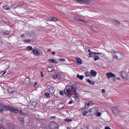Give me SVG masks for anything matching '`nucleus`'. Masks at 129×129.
Wrapping results in <instances>:
<instances>
[{
  "instance_id": "1a4fd4ad",
  "label": "nucleus",
  "mask_w": 129,
  "mask_h": 129,
  "mask_svg": "<svg viewBox=\"0 0 129 129\" xmlns=\"http://www.w3.org/2000/svg\"><path fill=\"white\" fill-rule=\"evenodd\" d=\"M120 74L121 77L123 78L127 79L128 75L127 73L125 71H122L120 72Z\"/></svg>"
},
{
  "instance_id": "c03bdc74",
  "label": "nucleus",
  "mask_w": 129,
  "mask_h": 129,
  "mask_svg": "<svg viewBox=\"0 0 129 129\" xmlns=\"http://www.w3.org/2000/svg\"><path fill=\"white\" fill-rule=\"evenodd\" d=\"M3 106V104H0V108L1 109L2 108Z\"/></svg>"
},
{
  "instance_id": "72a5a7b5",
  "label": "nucleus",
  "mask_w": 129,
  "mask_h": 129,
  "mask_svg": "<svg viewBox=\"0 0 129 129\" xmlns=\"http://www.w3.org/2000/svg\"><path fill=\"white\" fill-rule=\"evenodd\" d=\"M124 117L127 119L129 120V113L127 114Z\"/></svg>"
},
{
  "instance_id": "dca6fc26",
  "label": "nucleus",
  "mask_w": 129,
  "mask_h": 129,
  "mask_svg": "<svg viewBox=\"0 0 129 129\" xmlns=\"http://www.w3.org/2000/svg\"><path fill=\"white\" fill-rule=\"evenodd\" d=\"M16 89L14 88H10L8 90V91L9 93H11L16 90Z\"/></svg>"
},
{
  "instance_id": "ddd939ff",
  "label": "nucleus",
  "mask_w": 129,
  "mask_h": 129,
  "mask_svg": "<svg viewBox=\"0 0 129 129\" xmlns=\"http://www.w3.org/2000/svg\"><path fill=\"white\" fill-rule=\"evenodd\" d=\"M93 105V103L92 102H89V103H85V105L84 107V109L87 108L90 106H91Z\"/></svg>"
},
{
  "instance_id": "a211bd4d",
  "label": "nucleus",
  "mask_w": 129,
  "mask_h": 129,
  "mask_svg": "<svg viewBox=\"0 0 129 129\" xmlns=\"http://www.w3.org/2000/svg\"><path fill=\"white\" fill-rule=\"evenodd\" d=\"M90 74L92 76H95L96 75L97 73L94 70H92L90 71Z\"/></svg>"
},
{
  "instance_id": "39448f33",
  "label": "nucleus",
  "mask_w": 129,
  "mask_h": 129,
  "mask_svg": "<svg viewBox=\"0 0 129 129\" xmlns=\"http://www.w3.org/2000/svg\"><path fill=\"white\" fill-rule=\"evenodd\" d=\"M76 1L79 3L85 4H90L93 3L92 1L90 0H76Z\"/></svg>"
},
{
  "instance_id": "ea45409f",
  "label": "nucleus",
  "mask_w": 129,
  "mask_h": 129,
  "mask_svg": "<svg viewBox=\"0 0 129 129\" xmlns=\"http://www.w3.org/2000/svg\"><path fill=\"white\" fill-rule=\"evenodd\" d=\"M59 60L60 61H65V60L63 58H61V59H59Z\"/></svg>"
},
{
  "instance_id": "774afa93",
  "label": "nucleus",
  "mask_w": 129,
  "mask_h": 129,
  "mask_svg": "<svg viewBox=\"0 0 129 129\" xmlns=\"http://www.w3.org/2000/svg\"><path fill=\"white\" fill-rule=\"evenodd\" d=\"M83 129H88V128L87 127H85Z\"/></svg>"
},
{
  "instance_id": "f03ea898",
  "label": "nucleus",
  "mask_w": 129,
  "mask_h": 129,
  "mask_svg": "<svg viewBox=\"0 0 129 129\" xmlns=\"http://www.w3.org/2000/svg\"><path fill=\"white\" fill-rule=\"evenodd\" d=\"M73 86H74V87H73V91H74L75 93V100L77 101H78L79 100L78 95V93L76 92V90L77 87H80V85L78 83L76 82L74 84V85Z\"/></svg>"
},
{
  "instance_id": "393cba45",
  "label": "nucleus",
  "mask_w": 129,
  "mask_h": 129,
  "mask_svg": "<svg viewBox=\"0 0 129 129\" xmlns=\"http://www.w3.org/2000/svg\"><path fill=\"white\" fill-rule=\"evenodd\" d=\"M87 81L91 85H93L94 84V83L93 81H92L89 79H87Z\"/></svg>"
},
{
  "instance_id": "423d86ee",
  "label": "nucleus",
  "mask_w": 129,
  "mask_h": 129,
  "mask_svg": "<svg viewBox=\"0 0 129 129\" xmlns=\"http://www.w3.org/2000/svg\"><path fill=\"white\" fill-rule=\"evenodd\" d=\"M49 126L51 129H58V126L57 123L54 122L50 121Z\"/></svg>"
},
{
  "instance_id": "338daca9",
  "label": "nucleus",
  "mask_w": 129,
  "mask_h": 129,
  "mask_svg": "<svg viewBox=\"0 0 129 129\" xmlns=\"http://www.w3.org/2000/svg\"><path fill=\"white\" fill-rule=\"evenodd\" d=\"M44 75L43 74H42L41 75V77H44Z\"/></svg>"
},
{
  "instance_id": "aec40b11",
  "label": "nucleus",
  "mask_w": 129,
  "mask_h": 129,
  "mask_svg": "<svg viewBox=\"0 0 129 129\" xmlns=\"http://www.w3.org/2000/svg\"><path fill=\"white\" fill-rule=\"evenodd\" d=\"M53 77L56 78L58 79H59L60 78V76L59 74H54L53 75Z\"/></svg>"
},
{
  "instance_id": "b1692460",
  "label": "nucleus",
  "mask_w": 129,
  "mask_h": 129,
  "mask_svg": "<svg viewBox=\"0 0 129 129\" xmlns=\"http://www.w3.org/2000/svg\"><path fill=\"white\" fill-rule=\"evenodd\" d=\"M47 70L48 72H51L53 70V68L52 67H49L47 68Z\"/></svg>"
},
{
  "instance_id": "f3484780",
  "label": "nucleus",
  "mask_w": 129,
  "mask_h": 129,
  "mask_svg": "<svg viewBox=\"0 0 129 129\" xmlns=\"http://www.w3.org/2000/svg\"><path fill=\"white\" fill-rule=\"evenodd\" d=\"M55 89L53 87L50 88L49 89V92L51 94L53 95L55 92Z\"/></svg>"
},
{
  "instance_id": "9b49d317",
  "label": "nucleus",
  "mask_w": 129,
  "mask_h": 129,
  "mask_svg": "<svg viewBox=\"0 0 129 129\" xmlns=\"http://www.w3.org/2000/svg\"><path fill=\"white\" fill-rule=\"evenodd\" d=\"M11 108H10L7 106L3 105L2 108L1 109L0 108V111L1 112L4 109L6 111L9 110H11Z\"/></svg>"
},
{
  "instance_id": "69168bd1",
  "label": "nucleus",
  "mask_w": 129,
  "mask_h": 129,
  "mask_svg": "<svg viewBox=\"0 0 129 129\" xmlns=\"http://www.w3.org/2000/svg\"><path fill=\"white\" fill-rule=\"evenodd\" d=\"M6 72V71H4V72H3V74H2V75H4V74Z\"/></svg>"
},
{
  "instance_id": "79ce46f5",
  "label": "nucleus",
  "mask_w": 129,
  "mask_h": 129,
  "mask_svg": "<svg viewBox=\"0 0 129 129\" xmlns=\"http://www.w3.org/2000/svg\"><path fill=\"white\" fill-rule=\"evenodd\" d=\"M105 129H111V128L108 126H106L105 127Z\"/></svg>"
},
{
  "instance_id": "0e129e2a",
  "label": "nucleus",
  "mask_w": 129,
  "mask_h": 129,
  "mask_svg": "<svg viewBox=\"0 0 129 129\" xmlns=\"http://www.w3.org/2000/svg\"><path fill=\"white\" fill-rule=\"evenodd\" d=\"M97 52H93V54H94H94H97Z\"/></svg>"
},
{
  "instance_id": "5701e85b",
  "label": "nucleus",
  "mask_w": 129,
  "mask_h": 129,
  "mask_svg": "<svg viewBox=\"0 0 129 129\" xmlns=\"http://www.w3.org/2000/svg\"><path fill=\"white\" fill-rule=\"evenodd\" d=\"M77 77L79 79L82 80L84 77V76L82 75L80 76L79 74H78L77 75Z\"/></svg>"
},
{
  "instance_id": "c756f323",
  "label": "nucleus",
  "mask_w": 129,
  "mask_h": 129,
  "mask_svg": "<svg viewBox=\"0 0 129 129\" xmlns=\"http://www.w3.org/2000/svg\"><path fill=\"white\" fill-rule=\"evenodd\" d=\"M22 41L25 43H26L30 42L31 41V40H23Z\"/></svg>"
},
{
  "instance_id": "e433bc0d",
  "label": "nucleus",
  "mask_w": 129,
  "mask_h": 129,
  "mask_svg": "<svg viewBox=\"0 0 129 129\" xmlns=\"http://www.w3.org/2000/svg\"><path fill=\"white\" fill-rule=\"evenodd\" d=\"M85 75L86 76H88L89 75V73L88 72H85Z\"/></svg>"
},
{
  "instance_id": "49530a36",
  "label": "nucleus",
  "mask_w": 129,
  "mask_h": 129,
  "mask_svg": "<svg viewBox=\"0 0 129 129\" xmlns=\"http://www.w3.org/2000/svg\"><path fill=\"white\" fill-rule=\"evenodd\" d=\"M102 92L103 93H104L105 92V90L104 89H103L102 90Z\"/></svg>"
},
{
  "instance_id": "7c9ffc66",
  "label": "nucleus",
  "mask_w": 129,
  "mask_h": 129,
  "mask_svg": "<svg viewBox=\"0 0 129 129\" xmlns=\"http://www.w3.org/2000/svg\"><path fill=\"white\" fill-rule=\"evenodd\" d=\"M19 121L21 122L22 124H23L24 123V119L23 118H20L19 119Z\"/></svg>"
},
{
  "instance_id": "f8f14e48",
  "label": "nucleus",
  "mask_w": 129,
  "mask_h": 129,
  "mask_svg": "<svg viewBox=\"0 0 129 129\" xmlns=\"http://www.w3.org/2000/svg\"><path fill=\"white\" fill-rule=\"evenodd\" d=\"M113 23L116 26L120 27L121 24L118 21L116 20H114L113 21Z\"/></svg>"
},
{
  "instance_id": "13d9d810",
  "label": "nucleus",
  "mask_w": 129,
  "mask_h": 129,
  "mask_svg": "<svg viewBox=\"0 0 129 129\" xmlns=\"http://www.w3.org/2000/svg\"><path fill=\"white\" fill-rule=\"evenodd\" d=\"M88 51L89 52V53H91V51L90 50V49H88Z\"/></svg>"
},
{
  "instance_id": "052dcab7",
  "label": "nucleus",
  "mask_w": 129,
  "mask_h": 129,
  "mask_svg": "<svg viewBox=\"0 0 129 129\" xmlns=\"http://www.w3.org/2000/svg\"><path fill=\"white\" fill-rule=\"evenodd\" d=\"M91 109H89V111H88V112H91Z\"/></svg>"
},
{
  "instance_id": "4468645a",
  "label": "nucleus",
  "mask_w": 129,
  "mask_h": 129,
  "mask_svg": "<svg viewBox=\"0 0 129 129\" xmlns=\"http://www.w3.org/2000/svg\"><path fill=\"white\" fill-rule=\"evenodd\" d=\"M75 58L76 59V62L78 64L80 65L82 64V60L79 58L76 57Z\"/></svg>"
},
{
  "instance_id": "f257e3e1",
  "label": "nucleus",
  "mask_w": 129,
  "mask_h": 129,
  "mask_svg": "<svg viewBox=\"0 0 129 129\" xmlns=\"http://www.w3.org/2000/svg\"><path fill=\"white\" fill-rule=\"evenodd\" d=\"M112 55L113 57L118 60H121L124 58V56L123 54L116 51H114L112 53Z\"/></svg>"
},
{
  "instance_id": "20e7f679",
  "label": "nucleus",
  "mask_w": 129,
  "mask_h": 129,
  "mask_svg": "<svg viewBox=\"0 0 129 129\" xmlns=\"http://www.w3.org/2000/svg\"><path fill=\"white\" fill-rule=\"evenodd\" d=\"M112 110L113 113L115 116L118 115V113L121 111L120 108L118 106L112 107Z\"/></svg>"
},
{
  "instance_id": "6e6d98bb",
  "label": "nucleus",
  "mask_w": 129,
  "mask_h": 129,
  "mask_svg": "<svg viewBox=\"0 0 129 129\" xmlns=\"http://www.w3.org/2000/svg\"><path fill=\"white\" fill-rule=\"evenodd\" d=\"M3 34L4 35H8L9 34V33H3Z\"/></svg>"
},
{
  "instance_id": "864d4df0",
  "label": "nucleus",
  "mask_w": 129,
  "mask_h": 129,
  "mask_svg": "<svg viewBox=\"0 0 129 129\" xmlns=\"http://www.w3.org/2000/svg\"><path fill=\"white\" fill-rule=\"evenodd\" d=\"M73 103V101H71L69 102V104H71Z\"/></svg>"
},
{
  "instance_id": "603ef678",
  "label": "nucleus",
  "mask_w": 129,
  "mask_h": 129,
  "mask_svg": "<svg viewBox=\"0 0 129 129\" xmlns=\"http://www.w3.org/2000/svg\"><path fill=\"white\" fill-rule=\"evenodd\" d=\"M102 54L101 52H97V54Z\"/></svg>"
},
{
  "instance_id": "e2e57ef3",
  "label": "nucleus",
  "mask_w": 129,
  "mask_h": 129,
  "mask_svg": "<svg viewBox=\"0 0 129 129\" xmlns=\"http://www.w3.org/2000/svg\"><path fill=\"white\" fill-rule=\"evenodd\" d=\"M0 129H4L3 127H0Z\"/></svg>"
},
{
  "instance_id": "2eb2a0df",
  "label": "nucleus",
  "mask_w": 129,
  "mask_h": 129,
  "mask_svg": "<svg viewBox=\"0 0 129 129\" xmlns=\"http://www.w3.org/2000/svg\"><path fill=\"white\" fill-rule=\"evenodd\" d=\"M10 111L15 113H17L18 112L17 109L14 107L11 108Z\"/></svg>"
},
{
  "instance_id": "a18cd8bd",
  "label": "nucleus",
  "mask_w": 129,
  "mask_h": 129,
  "mask_svg": "<svg viewBox=\"0 0 129 129\" xmlns=\"http://www.w3.org/2000/svg\"><path fill=\"white\" fill-rule=\"evenodd\" d=\"M3 106V104H0V108L1 109L2 108Z\"/></svg>"
},
{
  "instance_id": "09e8293b",
  "label": "nucleus",
  "mask_w": 129,
  "mask_h": 129,
  "mask_svg": "<svg viewBox=\"0 0 129 129\" xmlns=\"http://www.w3.org/2000/svg\"><path fill=\"white\" fill-rule=\"evenodd\" d=\"M9 129H14V128L13 126H11V127L9 128Z\"/></svg>"
},
{
  "instance_id": "473e14b6",
  "label": "nucleus",
  "mask_w": 129,
  "mask_h": 129,
  "mask_svg": "<svg viewBox=\"0 0 129 129\" xmlns=\"http://www.w3.org/2000/svg\"><path fill=\"white\" fill-rule=\"evenodd\" d=\"M64 121L67 122H71L72 121V120L71 119H68L66 118L64 119Z\"/></svg>"
},
{
  "instance_id": "cd10ccee",
  "label": "nucleus",
  "mask_w": 129,
  "mask_h": 129,
  "mask_svg": "<svg viewBox=\"0 0 129 129\" xmlns=\"http://www.w3.org/2000/svg\"><path fill=\"white\" fill-rule=\"evenodd\" d=\"M26 49L29 51L33 49L32 47L30 46H27L26 48Z\"/></svg>"
},
{
  "instance_id": "a19ab883",
  "label": "nucleus",
  "mask_w": 129,
  "mask_h": 129,
  "mask_svg": "<svg viewBox=\"0 0 129 129\" xmlns=\"http://www.w3.org/2000/svg\"><path fill=\"white\" fill-rule=\"evenodd\" d=\"M74 19L76 21H79V19H80L76 17H74Z\"/></svg>"
},
{
  "instance_id": "6e6552de",
  "label": "nucleus",
  "mask_w": 129,
  "mask_h": 129,
  "mask_svg": "<svg viewBox=\"0 0 129 129\" xmlns=\"http://www.w3.org/2000/svg\"><path fill=\"white\" fill-rule=\"evenodd\" d=\"M37 104L36 101H33L31 104H29L27 106L28 108H29L30 109H32L34 108L36 106Z\"/></svg>"
},
{
  "instance_id": "6ab92c4d",
  "label": "nucleus",
  "mask_w": 129,
  "mask_h": 129,
  "mask_svg": "<svg viewBox=\"0 0 129 129\" xmlns=\"http://www.w3.org/2000/svg\"><path fill=\"white\" fill-rule=\"evenodd\" d=\"M102 111L101 109H99L98 110L97 112L96 113V115L98 117L100 116L101 115V113H100L99 112H100Z\"/></svg>"
},
{
  "instance_id": "a878e982",
  "label": "nucleus",
  "mask_w": 129,
  "mask_h": 129,
  "mask_svg": "<svg viewBox=\"0 0 129 129\" xmlns=\"http://www.w3.org/2000/svg\"><path fill=\"white\" fill-rule=\"evenodd\" d=\"M50 20L51 21H57V19L55 18H53L51 17H50Z\"/></svg>"
},
{
  "instance_id": "5fc2aeb1",
  "label": "nucleus",
  "mask_w": 129,
  "mask_h": 129,
  "mask_svg": "<svg viewBox=\"0 0 129 129\" xmlns=\"http://www.w3.org/2000/svg\"><path fill=\"white\" fill-rule=\"evenodd\" d=\"M55 118H56V117L55 116H51L50 117L51 118H52L53 119H54Z\"/></svg>"
},
{
  "instance_id": "4be33fe9",
  "label": "nucleus",
  "mask_w": 129,
  "mask_h": 129,
  "mask_svg": "<svg viewBox=\"0 0 129 129\" xmlns=\"http://www.w3.org/2000/svg\"><path fill=\"white\" fill-rule=\"evenodd\" d=\"M27 34L28 36L30 37H33L35 35V33H27Z\"/></svg>"
},
{
  "instance_id": "c85d7f7f",
  "label": "nucleus",
  "mask_w": 129,
  "mask_h": 129,
  "mask_svg": "<svg viewBox=\"0 0 129 129\" xmlns=\"http://www.w3.org/2000/svg\"><path fill=\"white\" fill-rule=\"evenodd\" d=\"M44 95L46 96L47 98H49L50 97L49 93L48 92H45L44 93Z\"/></svg>"
},
{
  "instance_id": "2f4dec72",
  "label": "nucleus",
  "mask_w": 129,
  "mask_h": 129,
  "mask_svg": "<svg viewBox=\"0 0 129 129\" xmlns=\"http://www.w3.org/2000/svg\"><path fill=\"white\" fill-rule=\"evenodd\" d=\"M3 8L7 10H8L10 9V8L7 5L5 6H3Z\"/></svg>"
},
{
  "instance_id": "4d7b16f0",
  "label": "nucleus",
  "mask_w": 129,
  "mask_h": 129,
  "mask_svg": "<svg viewBox=\"0 0 129 129\" xmlns=\"http://www.w3.org/2000/svg\"><path fill=\"white\" fill-rule=\"evenodd\" d=\"M55 52H54V51H53V52H52V54H53V55H55Z\"/></svg>"
},
{
  "instance_id": "f704fd0d",
  "label": "nucleus",
  "mask_w": 129,
  "mask_h": 129,
  "mask_svg": "<svg viewBox=\"0 0 129 129\" xmlns=\"http://www.w3.org/2000/svg\"><path fill=\"white\" fill-rule=\"evenodd\" d=\"M88 112V111H84L82 113L83 115V116H85L86 115V114Z\"/></svg>"
},
{
  "instance_id": "37998d69",
  "label": "nucleus",
  "mask_w": 129,
  "mask_h": 129,
  "mask_svg": "<svg viewBox=\"0 0 129 129\" xmlns=\"http://www.w3.org/2000/svg\"><path fill=\"white\" fill-rule=\"evenodd\" d=\"M115 77V78H113L112 79V81L114 82L116 80V77Z\"/></svg>"
},
{
  "instance_id": "de8ad7c7",
  "label": "nucleus",
  "mask_w": 129,
  "mask_h": 129,
  "mask_svg": "<svg viewBox=\"0 0 129 129\" xmlns=\"http://www.w3.org/2000/svg\"><path fill=\"white\" fill-rule=\"evenodd\" d=\"M25 81H30V79H29L28 78H26L25 79Z\"/></svg>"
},
{
  "instance_id": "bb28decb",
  "label": "nucleus",
  "mask_w": 129,
  "mask_h": 129,
  "mask_svg": "<svg viewBox=\"0 0 129 129\" xmlns=\"http://www.w3.org/2000/svg\"><path fill=\"white\" fill-rule=\"evenodd\" d=\"M89 56L90 57H94L95 56V55L93 54V52H91L89 54Z\"/></svg>"
},
{
  "instance_id": "bf43d9fd",
  "label": "nucleus",
  "mask_w": 129,
  "mask_h": 129,
  "mask_svg": "<svg viewBox=\"0 0 129 129\" xmlns=\"http://www.w3.org/2000/svg\"><path fill=\"white\" fill-rule=\"evenodd\" d=\"M21 36V37H24V35L23 34H22Z\"/></svg>"
},
{
  "instance_id": "c9c22d12",
  "label": "nucleus",
  "mask_w": 129,
  "mask_h": 129,
  "mask_svg": "<svg viewBox=\"0 0 129 129\" xmlns=\"http://www.w3.org/2000/svg\"><path fill=\"white\" fill-rule=\"evenodd\" d=\"M99 57L98 56H96L94 57V60L95 61H96L97 60L99 59Z\"/></svg>"
},
{
  "instance_id": "7ed1b4c3",
  "label": "nucleus",
  "mask_w": 129,
  "mask_h": 129,
  "mask_svg": "<svg viewBox=\"0 0 129 129\" xmlns=\"http://www.w3.org/2000/svg\"><path fill=\"white\" fill-rule=\"evenodd\" d=\"M72 87H71V86L69 85H67L66 86V88L64 90V93L65 94L69 97L71 95V94L70 93V89H72Z\"/></svg>"
},
{
  "instance_id": "412c9836",
  "label": "nucleus",
  "mask_w": 129,
  "mask_h": 129,
  "mask_svg": "<svg viewBox=\"0 0 129 129\" xmlns=\"http://www.w3.org/2000/svg\"><path fill=\"white\" fill-rule=\"evenodd\" d=\"M48 61L50 62L53 63H57V61H56L53 59H50L48 60Z\"/></svg>"
},
{
  "instance_id": "8fccbe9b",
  "label": "nucleus",
  "mask_w": 129,
  "mask_h": 129,
  "mask_svg": "<svg viewBox=\"0 0 129 129\" xmlns=\"http://www.w3.org/2000/svg\"><path fill=\"white\" fill-rule=\"evenodd\" d=\"M94 129H100V128L98 127H93Z\"/></svg>"
},
{
  "instance_id": "3c124183",
  "label": "nucleus",
  "mask_w": 129,
  "mask_h": 129,
  "mask_svg": "<svg viewBox=\"0 0 129 129\" xmlns=\"http://www.w3.org/2000/svg\"><path fill=\"white\" fill-rule=\"evenodd\" d=\"M3 42L2 41V40L1 38H0V44H2Z\"/></svg>"
},
{
  "instance_id": "680f3d73",
  "label": "nucleus",
  "mask_w": 129,
  "mask_h": 129,
  "mask_svg": "<svg viewBox=\"0 0 129 129\" xmlns=\"http://www.w3.org/2000/svg\"><path fill=\"white\" fill-rule=\"evenodd\" d=\"M116 79H118L119 80H120V78H118V77H116Z\"/></svg>"
},
{
  "instance_id": "4c0bfd02",
  "label": "nucleus",
  "mask_w": 129,
  "mask_h": 129,
  "mask_svg": "<svg viewBox=\"0 0 129 129\" xmlns=\"http://www.w3.org/2000/svg\"><path fill=\"white\" fill-rule=\"evenodd\" d=\"M79 21H81L82 22H83L84 23H86V22L85 21H84V20L81 19H79Z\"/></svg>"
},
{
  "instance_id": "58836bf2",
  "label": "nucleus",
  "mask_w": 129,
  "mask_h": 129,
  "mask_svg": "<svg viewBox=\"0 0 129 129\" xmlns=\"http://www.w3.org/2000/svg\"><path fill=\"white\" fill-rule=\"evenodd\" d=\"M59 93L60 95H64L63 92L62 91H60Z\"/></svg>"
},
{
  "instance_id": "9d476101",
  "label": "nucleus",
  "mask_w": 129,
  "mask_h": 129,
  "mask_svg": "<svg viewBox=\"0 0 129 129\" xmlns=\"http://www.w3.org/2000/svg\"><path fill=\"white\" fill-rule=\"evenodd\" d=\"M107 77L108 78H110L112 77H115L116 75L115 74L110 72L107 73L106 75Z\"/></svg>"
},
{
  "instance_id": "0eeeda50",
  "label": "nucleus",
  "mask_w": 129,
  "mask_h": 129,
  "mask_svg": "<svg viewBox=\"0 0 129 129\" xmlns=\"http://www.w3.org/2000/svg\"><path fill=\"white\" fill-rule=\"evenodd\" d=\"M33 53L37 56H41L42 55L43 53L40 50L34 49L33 50Z\"/></svg>"
}]
</instances>
